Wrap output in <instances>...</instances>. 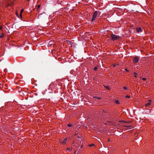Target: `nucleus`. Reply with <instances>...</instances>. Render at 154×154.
<instances>
[{
    "mask_svg": "<svg viewBox=\"0 0 154 154\" xmlns=\"http://www.w3.org/2000/svg\"><path fill=\"white\" fill-rule=\"evenodd\" d=\"M125 70L127 72H128V69H125Z\"/></svg>",
    "mask_w": 154,
    "mask_h": 154,
    "instance_id": "nucleus-27",
    "label": "nucleus"
},
{
    "mask_svg": "<svg viewBox=\"0 0 154 154\" xmlns=\"http://www.w3.org/2000/svg\"><path fill=\"white\" fill-rule=\"evenodd\" d=\"M27 95V97L26 98H25V99L26 100H27L28 99V94H27L26 95Z\"/></svg>",
    "mask_w": 154,
    "mask_h": 154,
    "instance_id": "nucleus-21",
    "label": "nucleus"
},
{
    "mask_svg": "<svg viewBox=\"0 0 154 154\" xmlns=\"http://www.w3.org/2000/svg\"><path fill=\"white\" fill-rule=\"evenodd\" d=\"M28 1H29V0H27Z\"/></svg>",
    "mask_w": 154,
    "mask_h": 154,
    "instance_id": "nucleus-33",
    "label": "nucleus"
},
{
    "mask_svg": "<svg viewBox=\"0 0 154 154\" xmlns=\"http://www.w3.org/2000/svg\"><path fill=\"white\" fill-rule=\"evenodd\" d=\"M149 103H151V100H148Z\"/></svg>",
    "mask_w": 154,
    "mask_h": 154,
    "instance_id": "nucleus-23",
    "label": "nucleus"
},
{
    "mask_svg": "<svg viewBox=\"0 0 154 154\" xmlns=\"http://www.w3.org/2000/svg\"><path fill=\"white\" fill-rule=\"evenodd\" d=\"M67 150H68L69 151H70V148H67Z\"/></svg>",
    "mask_w": 154,
    "mask_h": 154,
    "instance_id": "nucleus-19",
    "label": "nucleus"
},
{
    "mask_svg": "<svg viewBox=\"0 0 154 154\" xmlns=\"http://www.w3.org/2000/svg\"><path fill=\"white\" fill-rule=\"evenodd\" d=\"M150 104V103H148L146 104V106H148Z\"/></svg>",
    "mask_w": 154,
    "mask_h": 154,
    "instance_id": "nucleus-10",
    "label": "nucleus"
},
{
    "mask_svg": "<svg viewBox=\"0 0 154 154\" xmlns=\"http://www.w3.org/2000/svg\"><path fill=\"white\" fill-rule=\"evenodd\" d=\"M126 98H128L130 97V96L128 95H127L125 96Z\"/></svg>",
    "mask_w": 154,
    "mask_h": 154,
    "instance_id": "nucleus-16",
    "label": "nucleus"
},
{
    "mask_svg": "<svg viewBox=\"0 0 154 154\" xmlns=\"http://www.w3.org/2000/svg\"><path fill=\"white\" fill-rule=\"evenodd\" d=\"M124 126H125V127H126V128H130L131 127V125H129V126L124 125Z\"/></svg>",
    "mask_w": 154,
    "mask_h": 154,
    "instance_id": "nucleus-9",
    "label": "nucleus"
},
{
    "mask_svg": "<svg viewBox=\"0 0 154 154\" xmlns=\"http://www.w3.org/2000/svg\"><path fill=\"white\" fill-rule=\"evenodd\" d=\"M120 122H123L125 123H129L131 122V121H130H130H127L126 122H125L124 121H120Z\"/></svg>",
    "mask_w": 154,
    "mask_h": 154,
    "instance_id": "nucleus-7",
    "label": "nucleus"
},
{
    "mask_svg": "<svg viewBox=\"0 0 154 154\" xmlns=\"http://www.w3.org/2000/svg\"><path fill=\"white\" fill-rule=\"evenodd\" d=\"M83 147V146L82 145L81 146V148H82V147Z\"/></svg>",
    "mask_w": 154,
    "mask_h": 154,
    "instance_id": "nucleus-31",
    "label": "nucleus"
},
{
    "mask_svg": "<svg viewBox=\"0 0 154 154\" xmlns=\"http://www.w3.org/2000/svg\"><path fill=\"white\" fill-rule=\"evenodd\" d=\"M97 67H95L94 68V70L95 71H96L97 70Z\"/></svg>",
    "mask_w": 154,
    "mask_h": 154,
    "instance_id": "nucleus-15",
    "label": "nucleus"
},
{
    "mask_svg": "<svg viewBox=\"0 0 154 154\" xmlns=\"http://www.w3.org/2000/svg\"><path fill=\"white\" fill-rule=\"evenodd\" d=\"M142 80H146V79L145 78H142Z\"/></svg>",
    "mask_w": 154,
    "mask_h": 154,
    "instance_id": "nucleus-22",
    "label": "nucleus"
},
{
    "mask_svg": "<svg viewBox=\"0 0 154 154\" xmlns=\"http://www.w3.org/2000/svg\"><path fill=\"white\" fill-rule=\"evenodd\" d=\"M67 139L66 138H64L63 140V141L62 142L63 143H66V141L67 140Z\"/></svg>",
    "mask_w": 154,
    "mask_h": 154,
    "instance_id": "nucleus-5",
    "label": "nucleus"
},
{
    "mask_svg": "<svg viewBox=\"0 0 154 154\" xmlns=\"http://www.w3.org/2000/svg\"><path fill=\"white\" fill-rule=\"evenodd\" d=\"M139 61V59L138 58L136 57H135L133 59V62L135 63H137Z\"/></svg>",
    "mask_w": 154,
    "mask_h": 154,
    "instance_id": "nucleus-3",
    "label": "nucleus"
},
{
    "mask_svg": "<svg viewBox=\"0 0 154 154\" xmlns=\"http://www.w3.org/2000/svg\"><path fill=\"white\" fill-rule=\"evenodd\" d=\"M111 37L113 41H115L118 39H119L120 38V37L119 35H116L113 34H111Z\"/></svg>",
    "mask_w": 154,
    "mask_h": 154,
    "instance_id": "nucleus-1",
    "label": "nucleus"
},
{
    "mask_svg": "<svg viewBox=\"0 0 154 154\" xmlns=\"http://www.w3.org/2000/svg\"><path fill=\"white\" fill-rule=\"evenodd\" d=\"M23 11H24V9H22L20 13H22V12Z\"/></svg>",
    "mask_w": 154,
    "mask_h": 154,
    "instance_id": "nucleus-17",
    "label": "nucleus"
},
{
    "mask_svg": "<svg viewBox=\"0 0 154 154\" xmlns=\"http://www.w3.org/2000/svg\"><path fill=\"white\" fill-rule=\"evenodd\" d=\"M67 126L69 127H71L72 126V125L71 124H68Z\"/></svg>",
    "mask_w": 154,
    "mask_h": 154,
    "instance_id": "nucleus-14",
    "label": "nucleus"
},
{
    "mask_svg": "<svg viewBox=\"0 0 154 154\" xmlns=\"http://www.w3.org/2000/svg\"><path fill=\"white\" fill-rule=\"evenodd\" d=\"M42 14H40V15H39L38 16V18L40 17H41V16Z\"/></svg>",
    "mask_w": 154,
    "mask_h": 154,
    "instance_id": "nucleus-24",
    "label": "nucleus"
},
{
    "mask_svg": "<svg viewBox=\"0 0 154 154\" xmlns=\"http://www.w3.org/2000/svg\"><path fill=\"white\" fill-rule=\"evenodd\" d=\"M104 86L107 90H109L111 89V88L108 86Z\"/></svg>",
    "mask_w": 154,
    "mask_h": 154,
    "instance_id": "nucleus-6",
    "label": "nucleus"
},
{
    "mask_svg": "<svg viewBox=\"0 0 154 154\" xmlns=\"http://www.w3.org/2000/svg\"><path fill=\"white\" fill-rule=\"evenodd\" d=\"M98 99H100V97H97V98Z\"/></svg>",
    "mask_w": 154,
    "mask_h": 154,
    "instance_id": "nucleus-30",
    "label": "nucleus"
},
{
    "mask_svg": "<svg viewBox=\"0 0 154 154\" xmlns=\"http://www.w3.org/2000/svg\"><path fill=\"white\" fill-rule=\"evenodd\" d=\"M90 146H95L94 145V144H90L89 145Z\"/></svg>",
    "mask_w": 154,
    "mask_h": 154,
    "instance_id": "nucleus-11",
    "label": "nucleus"
},
{
    "mask_svg": "<svg viewBox=\"0 0 154 154\" xmlns=\"http://www.w3.org/2000/svg\"><path fill=\"white\" fill-rule=\"evenodd\" d=\"M4 36V35L3 34H2L1 35H0V37L1 38H2Z\"/></svg>",
    "mask_w": 154,
    "mask_h": 154,
    "instance_id": "nucleus-13",
    "label": "nucleus"
},
{
    "mask_svg": "<svg viewBox=\"0 0 154 154\" xmlns=\"http://www.w3.org/2000/svg\"><path fill=\"white\" fill-rule=\"evenodd\" d=\"M40 5H38V7H37V8L38 9V8H40Z\"/></svg>",
    "mask_w": 154,
    "mask_h": 154,
    "instance_id": "nucleus-26",
    "label": "nucleus"
},
{
    "mask_svg": "<svg viewBox=\"0 0 154 154\" xmlns=\"http://www.w3.org/2000/svg\"><path fill=\"white\" fill-rule=\"evenodd\" d=\"M141 27H139L138 28H137V31L138 32H139L141 31Z\"/></svg>",
    "mask_w": 154,
    "mask_h": 154,
    "instance_id": "nucleus-4",
    "label": "nucleus"
},
{
    "mask_svg": "<svg viewBox=\"0 0 154 154\" xmlns=\"http://www.w3.org/2000/svg\"><path fill=\"white\" fill-rule=\"evenodd\" d=\"M81 137H79L78 136V138H80Z\"/></svg>",
    "mask_w": 154,
    "mask_h": 154,
    "instance_id": "nucleus-32",
    "label": "nucleus"
},
{
    "mask_svg": "<svg viewBox=\"0 0 154 154\" xmlns=\"http://www.w3.org/2000/svg\"><path fill=\"white\" fill-rule=\"evenodd\" d=\"M20 16L21 18H22V13H20Z\"/></svg>",
    "mask_w": 154,
    "mask_h": 154,
    "instance_id": "nucleus-20",
    "label": "nucleus"
},
{
    "mask_svg": "<svg viewBox=\"0 0 154 154\" xmlns=\"http://www.w3.org/2000/svg\"><path fill=\"white\" fill-rule=\"evenodd\" d=\"M76 151H75L74 152V153H75H75H76Z\"/></svg>",
    "mask_w": 154,
    "mask_h": 154,
    "instance_id": "nucleus-29",
    "label": "nucleus"
},
{
    "mask_svg": "<svg viewBox=\"0 0 154 154\" xmlns=\"http://www.w3.org/2000/svg\"><path fill=\"white\" fill-rule=\"evenodd\" d=\"M123 88L125 90H127V88L126 86H124L123 87Z\"/></svg>",
    "mask_w": 154,
    "mask_h": 154,
    "instance_id": "nucleus-18",
    "label": "nucleus"
},
{
    "mask_svg": "<svg viewBox=\"0 0 154 154\" xmlns=\"http://www.w3.org/2000/svg\"><path fill=\"white\" fill-rule=\"evenodd\" d=\"M97 11H95L94 12V13L93 14V17L91 19V21L92 22L93 21H94L95 20V19L96 18V17L97 16Z\"/></svg>",
    "mask_w": 154,
    "mask_h": 154,
    "instance_id": "nucleus-2",
    "label": "nucleus"
},
{
    "mask_svg": "<svg viewBox=\"0 0 154 154\" xmlns=\"http://www.w3.org/2000/svg\"><path fill=\"white\" fill-rule=\"evenodd\" d=\"M2 26H1L0 27V29L2 30Z\"/></svg>",
    "mask_w": 154,
    "mask_h": 154,
    "instance_id": "nucleus-28",
    "label": "nucleus"
},
{
    "mask_svg": "<svg viewBox=\"0 0 154 154\" xmlns=\"http://www.w3.org/2000/svg\"><path fill=\"white\" fill-rule=\"evenodd\" d=\"M134 76L135 77H137V73L136 72H134Z\"/></svg>",
    "mask_w": 154,
    "mask_h": 154,
    "instance_id": "nucleus-12",
    "label": "nucleus"
},
{
    "mask_svg": "<svg viewBox=\"0 0 154 154\" xmlns=\"http://www.w3.org/2000/svg\"><path fill=\"white\" fill-rule=\"evenodd\" d=\"M16 14L17 15V16L18 17H19V16H18V14H17V12H16Z\"/></svg>",
    "mask_w": 154,
    "mask_h": 154,
    "instance_id": "nucleus-25",
    "label": "nucleus"
},
{
    "mask_svg": "<svg viewBox=\"0 0 154 154\" xmlns=\"http://www.w3.org/2000/svg\"><path fill=\"white\" fill-rule=\"evenodd\" d=\"M115 103H116L117 104H119V101L118 100H116L115 101Z\"/></svg>",
    "mask_w": 154,
    "mask_h": 154,
    "instance_id": "nucleus-8",
    "label": "nucleus"
}]
</instances>
